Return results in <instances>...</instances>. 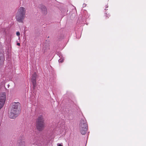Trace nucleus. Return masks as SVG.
<instances>
[{"instance_id":"obj_1","label":"nucleus","mask_w":146,"mask_h":146,"mask_svg":"<svg viewBox=\"0 0 146 146\" xmlns=\"http://www.w3.org/2000/svg\"><path fill=\"white\" fill-rule=\"evenodd\" d=\"M19 105L20 103L18 102H14L12 104V109L9 114L11 119L16 118L18 115L19 113V110L18 109Z\"/></svg>"},{"instance_id":"obj_14","label":"nucleus","mask_w":146,"mask_h":146,"mask_svg":"<svg viewBox=\"0 0 146 146\" xmlns=\"http://www.w3.org/2000/svg\"><path fill=\"white\" fill-rule=\"evenodd\" d=\"M86 4H83V7H85V6H86Z\"/></svg>"},{"instance_id":"obj_8","label":"nucleus","mask_w":146,"mask_h":146,"mask_svg":"<svg viewBox=\"0 0 146 146\" xmlns=\"http://www.w3.org/2000/svg\"><path fill=\"white\" fill-rule=\"evenodd\" d=\"M42 10L43 11V12H44V13H45L47 12L46 9V7L45 6H43L42 8Z\"/></svg>"},{"instance_id":"obj_11","label":"nucleus","mask_w":146,"mask_h":146,"mask_svg":"<svg viewBox=\"0 0 146 146\" xmlns=\"http://www.w3.org/2000/svg\"><path fill=\"white\" fill-rule=\"evenodd\" d=\"M36 73L35 72L33 74V75L32 77H34L35 78H36Z\"/></svg>"},{"instance_id":"obj_3","label":"nucleus","mask_w":146,"mask_h":146,"mask_svg":"<svg viewBox=\"0 0 146 146\" xmlns=\"http://www.w3.org/2000/svg\"><path fill=\"white\" fill-rule=\"evenodd\" d=\"M79 129L81 133L83 135H85L88 130V126L86 119H82L79 125Z\"/></svg>"},{"instance_id":"obj_9","label":"nucleus","mask_w":146,"mask_h":146,"mask_svg":"<svg viewBox=\"0 0 146 146\" xmlns=\"http://www.w3.org/2000/svg\"><path fill=\"white\" fill-rule=\"evenodd\" d=\"M37 115L38 117V119H41L42 118V116L41 114H39Z\"/></svg>"},{"instance_id":"obj_13","label":"nucleus","mask_w":146,"mask_h":146,"mask_svg":"<svg viewBox=\"0 0 146 146\" xmlns=\"http://www.w3.org/2000/svg\"><path fill=\"white\" fill-rule=\"evenodd\" d=\"M58 146H63L62 145H61V144H58Z\"/></svg>"},{"instance_id":"obj_10","label":"nucleus","mask_w":146,"mask_h":146,"mask_svg":"<svg viewBox=\"0 0 146 146\" xmlns=\"http://www.w3.org/2000/svg\"><path fill=\"white\" fill-rule=\"evenodd\" d=\"M63 60H64L63 58H61V59H60L58 60V62H59L62 63L63 62Z\"/></svg>"},{"instance_id":"obj_17","label":"nucleus","mask_w":146,"mask_h":146,"mask_svg":"<svg viewBox=\"0 0 146 146\" xmlns=\"http://www.w3.org/2000/svg\"><path fill=\"white\" fill-rule=\"evenodd\" d=\"M43 49H44V51H45L46 50L45 48L44 47H43Z\"/></svg>"},{"instance_id":"obj_7","label":"nucleus","mask_w":146,"mask_h":146,"mask_svg":"<svg viewBox=\"0 0 146 146\" xmlns=\"http://www.w3.org/2000/svg\"><path fill=\"white\" fill-rule=\"evenodd\" d=\"M31 82L34 87L36 86V78L34 77H32L31 80Z\"/></svg>"},{"instance_id":"obj_12","label":"nucleus","mask_w":146,"mask_h":146,"mask_svg":"<svg viewBox=\"0 0 146 146\" xmlns=\"http://www.w3.org/2000/svg\"><path fill=\"white\" fill-rule=\"evenodd\" d=\"M16 35L17 36H19L20 35V33L19 32H17L16 33Z\"/></svg>"},{"instance_id":"obj_5","label":"nucleus","mask_w":146,"mask_h":146,"mask_svg":"<svg viewBox=\"0 0 146 146\" xmlns=\"http://www.w3.org/2000/svg\"><path fill=\"white\" fill-rule=\"evenodd\" d=\"M6 99L5 93L4 92L0 94V109L3 106Z\"/></svg>"},{"instance_id":"obj_16","label":"nucleus","mask_w":146,"mask_h":146,"mask_svg":"<svg viewBox=\"0 0 146 146\" xmlns=\"http://www.w3.org/2000/svg\"><path fill=\"white\" fill-rule=\"evenodd\" d=\"M35 144H36V145H37V143L36 142H35Z\"/></svg>"},{"instance_id":"obj_18","label":"nucleus","mask_w":146,"mask_h":146,"mask_svg":"<svg viewBox=\"0 0 146 146\" xmlns=\"http://www.w3.org/2000/svg\"><path fill=\"white\" fill-rule=\"evenodd\" d=\"M2 63H3V61H2L0 63V64H2Z\"/></svg>"},{"instance_id":"obj_15","label":"nucleus","mask_w":146,"mask_h":146,"mask_svg":"<svg viewBox=\"0 0 146 146\" xmlns=\"http://www.w3.org/2000/svg\"><path fill=\"white\" fill-rule=\"evenodd\" d=\"M17 45H18V46H19L20 45V44L19 43H18L17 44Z\"/></svg>"},{"instance_id":"obj_2","label":"nucleus","mask_w":146,"mask_h":146,"mask_svg":"<svg viewBox=\"0 0 146 146\" xmlns=\"http://www.w3.org/2000/svg\"><path fill=\"white\" fill-rule=\"evenodd\" d=\"M26 9L23 7H20L18 9L16 15V20L19 22H23L25 15Z\"/></svg>"},{"instance_id":"obj_19","label":"nucleus","mask_w":146,"mask_h":146,"mask_svg":"<svg viewBox=\"0 0 146 146\" xmlns=\"http://www.w3.org/2000/svg\"><path fill=\"white\" fill-rule=\"evenodd\" d=\"M47 48H48V46L47 47Z\"/></svg>"},{"instance_id":"obj_6","label":"nucleus","mask_w":146,"mask_h":146,"mask_svg":"<svg viewBox=\"0 0 146 146\" xmlns=\"http://www.w3.org/2000/svg\"><path fill=\"white\" fill-rule=\"evenodd\" d=\"M18 143L17 146H25V142L24 140H19L18 141Z\"/></svg>"},{"instance_id":"obj_4","label":"nucleus","mask_w":146,"mask_h":146,"mask_svg":"<svg viewBox=\"0 0 146 146\" xmlns=\"http://www.w3.org/2000/svg\"><path fill=\"white\" fill-rule=\"evenodd\" d=\"M36 126L37 129L40 131H43L45 128V123L42 119H38L36 121Z\"/></svg>"}]
</instances>
